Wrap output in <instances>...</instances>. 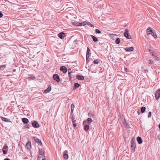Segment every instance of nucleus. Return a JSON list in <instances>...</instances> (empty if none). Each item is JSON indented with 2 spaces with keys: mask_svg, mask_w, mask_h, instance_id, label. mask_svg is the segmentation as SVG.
<instances>
[{
  "mask_svg": "<svg viewBox=\"0 0 160 160\" xmlns=\"http://www.w3.org/2000/svg\"><path fill=\"white\" fill-rule=\"evenodd\" d=\"M127 68H125V71L127 72Z\"/></svg>",
  "mask_w": 160,
  "mask_h": 160,
  "instance_id": "obj_53",
  "label": "nucleus"
},
{
  "mask_svg": "<svg viewBox=\"0 0 160 160\" xmlns=\"http://www.w3.org/2000/svg\"><path fill=\"white\" fill-rule=\"evenodd\" d=\"M16 69H14L12 71H13V72H15L16 71Z\"/></svg>",
  "mask_w": 160,
  "mask_h": 160,
  "instance_id": "obj_52",
  "label": "nucleus"
},
{
  "mask_svg": "<svg viewBox=\"0 0 160 160\" xmlns=\"http://www.w3.org/2000/svg\"><path fill=\"white\" fill-rule=\"evenodd\" d=\"M65 152H67V151H65Z\"/></svg>",
  "mask_w": 160,
  "mask_h": 160,
  "instance_id": "obj_55",
  "label": "nucleus"
},
{
  "mask_svg": "<svg viewBox=\"0 0 160 160\" xmlns=\"http://www.w3.org/2000/svg\"><path fill=\"white\" fill-rule=\"evenodd\" d=\"M90 36L92 38L93 41H94V42H96L98 41V39L97 38H96L94 36L92 35H91Z\"/></svg>",
  "mask_w": 160,
  "mask_h": 160,
  "instance_id": "obj_19",
  "label": "nucleus"
},
{
  "mask_svg": "<svg viewBox=\"0 0 160 160\" xmlns=\"http://www.w3.org/2000/svg\"><path fill=\"white\" fill-rule=\"evenodd\" d=\"M25 147L28 149H29L31 148V142L30 141H28V142L26 144Z\"/></svg>",
  "mask_w": 160,
  "mask_h": 160,
  "instance_id": "obj_9",
  "label": "nucleus"
},
{
  "mask_svg": "<svg viewBox=\"0 0 160 160\" xmlns=\"http://www.w3.org/2000/svg\"><path fill=\"white\" fill-rule=\"evenodd\" d=\"M32 138L34 140L35 142H37L39 145H41L42 143L41 140L37 138L36 137H33Z\"/></svg>",
  "mask_w": 160,
  "mask_h": 160,
  "instance_id": "obj_3",
  "label": "nucleus"
},
{
  "mask_svg": "<svg viewBox=\"0 0 160 160\" xmlns=\"http://www.w3.org/2000/svg\"><path fill=\"white\" fill-rule=\"evenodd\" d=\"M149 63L150 64H154V61L152 59L150 60Z\"/></svg>",
  "mask_w": 160,
  "mask_h": 160,
  "instance_id": "obj_30",
  "label": "nucleus"
},
{
  "mask_svg": "<svg viewBox=\"0 0 160 160\" xmlns=\"http://www.w3.org/2000/svg\"><path fill=\"white\" fill-rule=\"evenodd\" d=\"M53 79L57 82H59L60 81L59 77V75L57 74H54L53 75Z\"/></svg>",
  "mask_w": 160,
  "mask_h": 160,
  "instance_id": "obj_5",
  "label": "nucleus"
},
{
  "mask_svg": "<svg viewBox=\"0 0 160 160\" xmlns=\"http://www.w3.org/2000/svg\"><path fill=\"white\" fill-rule=\"evenodd\" d=\"M2 121L5 122H8V120L7 121V118H5L2 117Z\"/></svg>",
  "mask_w": 160,
  "mask_h": 160,
  "instance_id": "obj_32",
  "label": "nucleus"
},
{
  "mask_svg": "<svg viewBox=\"0 0 160 160\" xmlns=\"http://www.w3.org/2000/svg\"><path fill=\"white\" fill-rule=\"evenodd\" d=\"M87 121L88 122L90 123H91L92 122V119L90 118H88Z\"/></svg>",
  "mask_w": 160,
  "mask_h": 160,
  "instance_id": "obj_33",
  "label": "nucleus"
},
{
  "mask_svg": "<svg viewBox=\"0 0 160 160\" xmlns=\"http://www.w3.org/2000/svg\"><path fill=\"white\" fill-rule=\"evenodd\" d=\"M124 125H125V123H124Z\"/></svg>",
  "mask_w": 160,
  "mask_h": 160,
  "instance_id": "obj_56",
  "label": "nucleus"
},
{
  "mask_svg": "<svg viewBox=\"0 0 160 160\" xmlns=\"http://www.w3.org/2000/svg\"><path fill=\"white\" fill-rule=\"evenodd\" d=\"M38 160H46L45 158L38 159Z\"/></svg>",
  "mask_w": 160,
  "mask_h": 160,
  "instance_id": "obj_48",
  "label": "nucleus"
},
{
  "mask_svg": "<svg viewBox=\"0 0 160 160\" xmlns=\"http://www.w3.org/2000/svg\"><path fill=\"white\" fill-rule=\"evenodd\" d=\"M80 86V85L78 83H75L73 89H75L76 88H78Z\"/></svg>",
  "mask_w": 160,
  "mask_h": 160,
  "instance_id": "obj_23",
  "label": "nucleus"
},
{
  "mask_svg": "<svg viewBox=\"0 0 160 160\" xmlns=\"http://www.w3.org/2000/svg\"><path fill=\"white\" fill-rule=\"evenodd\" d=\"M4 160H10L9 158H5L4 159Z\"/></svg>",
  "mask_w": 160,
  "mask_h": 160,
  "instance_id": "obj_51",
  "label": "nucleus"
},
{
  "mask_svg": "<svg viewBox=\"0 0 160 160\" xmlns=\"http://www.w3.org/2000/svg\"><path fill=\"white\" fill-rule=\"evenodd\" d=\"M95 32L96 33L100 34L101 33V31L100 30L98 29H96L95 30Z\"/></svg>",
  "mask_w": 160,
  "mask_h": 160,
  "instance_id": "obj_31",
  "label": "nucleus"
},
{
  "mask_svg": "<svg viewBox=\"0 0 160 160\" xmlns=\"http://www.w3.org/2000/svg\"><path fill=\"white\" fill-rule=\"evenodd\" d=\"M30 79L32 80H34L35 79V77H30Z\"/></svg>",
  "mask_w": 160,
  "mask_h": 160,
  "instance_id": "obj_46",
  "label": "nucleus"
},
{
  "mask_svg": "<svg viewBox=\"0 0 160 160\" xmlns=\"http://www.w3.org/2000/svg\"><path fill=\"white\" fill-rule=\"evenodd\" d=\"M72 123L73 125L74 128L76 129L77 128V124L76 123H75V122L74 123Z\"/></svg>",
  "mask_w": 160,
  "mask_h": 160,
  "instance_id": "obj_37",
  "label": "nucleus"
},
{
  "mask_svg": "<svg viewBox=\"0 0 160 160\" xmlns=\"http://www.w3.org/2000/svg\"><path fill=\"white\" fill-rule=\"evenodd\" d=\"M152 113L151 112H149L148 113V118H149L151 117Z\"/></svg>",
  "mask_w": 160,
  "mask_h": 160,
  "instance_id": "obj_41",
  "label": "nucleus"
},
{
  "mask_svg": "<svg viewBox=\"0 0 160 160\" xmlns=\"http://www.w3.org/2000/svg\"><path fill=\"white\" fill-rule=\"evenodd\" d=\"M74 104H72L71 105V109L74 110Z\"/></svg>",
  "mask_w": 160,
  "mask_h": 160,
  "instance_id": "obj_35",
  "label": "nucleus"
},
{
  "mask_svg": "<svg viewBox=\"0 0 160 160\" xmlns=\"http://www.w3.org/2000/svg\"><path fill=\"white\" fill-rule=\"evenodd\" d=\"M129 30L128 29H125V31L124 33V36L128 39H131V36L128 35Z\"/></svg>",
  "mask_w": 160,
  "mask_h": 160,
  "instance_id": "obj_1",
  "label": "nucleus"
},
{
  "mask_svg": "<svg viewBox=\"0 0 160 160\" xmlns=\"http://www.w3.org/2000/svg\"><path fill=\"white\" fill-rule=\"evenodd\" d=\"M87 22H82L81 23H79L77 25L78 26H84L87 24Z\"/></svg>",
  "mask_w": 160,
  "mask_h": 160,
  "instance_id": "obj_14",
  "label": "nucleus"
},
{
  "mask_svg": "<svg viewBox=\"0 0 160 160\" xmlns=\"http://www.w3.org/2000/svg\"><path fill=\"white\" fill-rule=\"evenodd\" d=\"M137 141L138 143L139 144L142 143V141L141 138L140 137H138L137 138Z\"/></svg>",
  "mask_w": 160,
  "mask_h": 160,
  "instance_id": "obj_15",
  "label": "nucleus"
},
{
  "mask_svg": "<svg viewBox=\"0 0 160 160\" xmlns=\"http://www.w3.org/2000/svg\"><path fill=\"white\" fill-rule=\"evenodd\" d=\"M45 158V156L43 155L39 154L38 157V159Z\"/></svg>",
  "mask_w": 160,
  "mask_h": 160,
  "instance_id": "obj_20",
  "label": "nucleus"
},
{
  "mask_svg": "<svg viewBox=\"0 0 160 160\" xmlns=\"http://www.w3.org/2000/svg\"><path fill=\"white\" fill-rule=\"evenodd\" d=\"M72 123H74L76 122V120L75 119V118L73 116H72Z\"/></svg>",
  "mask_w": 160,
  "mask_h": 160,
  "instance_id": "obj_29",
  "label": "nucleus"
},
{
  "mask_svg": "<svg viewBox=\"0 0 160 160\" xmlns=\"http://www.w3.org/2000/svg\"><path fill=\"white\" fill-rule=\"evenodd\" d=\"M99 62V61L98 60H95L94 61L93 63L94 64H98Z\"/></svg>",
  "mask_w": 160,
  "mask_h": 160,
  "instance_id": "obj_39",
  "label": "nucleus"
},
{
  "mask_svg": "<svg viewBox=\"0 0 160 160\" xmlns=\"http://www.w3.org/2000/svg\"><path fill=\"white\" fill-rule=\"evenodd\" d=\"M28 125H27L26 126V128H29V127L28 126Z\"/></svg>",
  "mask_w": 160,
  "mask_h": 160,
  "instance_id": "obj_50",
  "label": "nucleus"
},
{
  "mask_svg": "<svg viewBox=\"0 0 160 160\" xmlns=\"http://www.w3.org/2000/svg\"><path fill=\"white\" fill-rule=\"evenodd\" d=\"M32 125L33 127L35 128H38L40 127L38 123L36 121H35L32 122Z\"/></svg>",
  "mask_w": 160,
  "mask_h": 160,
  "instance_id": "obj_4",
  "label": "nucleus"
},
{
  "mask_svg": "<svg viewBox=\"0 0 160 160\" xmlns=\"http://www.w3.org/2000/svg\"><path fill=\"white\" fill-rule=\"evenodd\" d=\"M68 75L69 79L70 80H71V79L73 78V77L72 76V75H71V73H70V74H68Z\"/></svg>",
  "mask_w": 160,
  "mask_h": 160,
  "instance_id": "obj_36",
  "label": "nucleus"
},
{
  "mask_svg": "<svg viewBox=\"0 0 160 160\" xmlns=\"http://www.w3.org/2000/svg\"><path fill=\"white\" fill-rule=\"evenodd\" d=\"M156 53H155V52H151V53H150L152 55V54H154Z\"/></svg>",
  "mask_w": 160,
  "mask_h": 160,
  "instance_id": "obj_43",
  "label": "nucleus"
},
{
  "mask_svg": "<svg viewBox=\"0 0 160 160\" xmlns=\"http://www.w3.org/2000/svg\"><path fill=\"white\" fill-rule=\"evenodd\" d=\"M63 158L65 160H67L68 158V155L67 153H64L63 155Z\"/></svg>",
  "mask_w": 160,
  "mask_h": 160,
  "instance_id": "obj_22",
  "label": "nucleus"
},
{
  "mask_svg": "<svg viewBox=\"0 0 160 160\" xmlns=\"http://www.w3.org/2000/svg\"><path fill=\"white\" fill-rule=\"evenodd\" d=\"M159 128H160V124H159Z\"/></svg>",
  "mask_w": 160,
  "mask_h": 160,
  "instance_id": "obj_54",
  "label": "nucleus"
},
{
  "mask_svg": "<svg viewBox=\"0 0 160 160\" xmlns=\"http://www.w3.org/2000/svg\"><path fill=\"white\" fill-rule=\"evenodd\" d=\"M125 50L127 52H131L133 51V48L132 47H126L125 48Z\"/></svg>",
  "mask_w": 160,
  "mask_h": 160,
  "instance_id": "obj_12",
  "label": "nucleus"
},
{
  "mask_svg": "<svg viewBox=\"0 0 160 160\" xmlns=\"http://www.w3.org/2000/svg\"><path fill=\"white\" fill-rule=\"evenodd\" d=\"M157 138L158 139L160 140V134H159L157 136Z\"/></svg>",
  "mask_w": 160,
  "mask_h": 160,
  "instance_id": "obj_44",
  "label": "nucleus"
},
{
  "mask_svg": "<svg viewBox=\"0 0 160 160\" xmlns=\"http://www.w3.org/2000/svg\"><path fill=\"white\" fill-rule=\"evenodd\" d=\"M86 59H87V60L88 58H89V54H86Z\"/></svg>",
  "mask_w": 160,
  "mask_h": 160,
  "instance_id": "obj_42",
  "label": "nucleus"
},
{
  "mask_svg": "<svg viewBox=\"0 0 160 160\" xmlns=\"http://www.w3.org/2000/svg\"><path fill=\"white\" fill-rule=\"evenodd\" d=\"M146 110V108L145 107H142L141 108V112L142 113H143Z\"/></svg>",
  "mask_w": 160,
  "mask_h": 160,
  "instance_id": "obj_27",
  "label": "nucleus"
},
{
  "mask_svg": "<svg viewBox=\"0 0 160 160\" xmlns=\"http://www.w3.org/2000/svg\"><path fill=\"white\" fill-rule=\"evenodd\" d=\"M8 146L7 145H5L3 146L2 148V149L7 150H8Z\"/></svg>",
  "mask_w": 160,
  "mask_h": 160,
  "instance_id": "obj_28",
  "label": "nucleus"
},
{
  "mask_svg": "<svg viewBox=\"0 0 160 160\" xmlns=\"http://www.w3.org/2000/svg\"><path fill=\"white\" fill-rule=\"evenodd\" d=\"M8 150H3V149H2V152H3V153L4 154H6L7 153V152H8Z\"/></svg>",
  "mask_w": 160,
  "mask_h": 160,
  "instance_id": "obj_34",
  "label": "nucleus"
},
{
  "mask_svg": "<svg viewBox=\"0 0 160 160\" xmlns=\"http://www.w3.org/2000/svg\"><path fill=\"white\" fill-rule=\"evenodd\" d=\"M152 56L153 57V58L155 59V60L158 61L159 60L158 58L156 53H155L154 54H152Z\"/></svg>",
  "mask_w": 160,
  "mask_h": 160,
  "instance_id": "obj_17",
  "label": "nucleus"
},
{
  "mask_svg": "<svg viewBox=\"0 0 160 160\" xmlns=\"http://www.w3.org/2000/svg\"><path fill=\"white\" fill-rule=\"evenodd\" d=\"M71 114H72L73 112V110H73V109H71Z\"/></svg>",
  "mask_w": 160,
  "mask_h": 160,
  "instance_id": "obj_47",
  "label": "nucleus"
},
{
  "mask_svg": "<svg viewBox=\"0 0 160 160\" xmlns=\"http://www.w3.org/2000/svg\"><path fill=\"white\" fill-rule=\"evenodd\" d=\"M39 154H42L43 155L44 153V151L43 149L41 148V149H39Z\"/></svg>",
  "mask_w": 160,
  "mask_h": 160,
  "instance_id": "obj_18",
  "label": "nucleus"
},
{
  "mask_svg": "<svg viewBox=\"0 0 160 160\" xmlns=\"http://www.w3.org/2000/svg\"><path fill=\"white\" fill-rule=\"evenodd\" d=\"M90 50L89 48L88 47L87 48V50L86 52V54H88L90 53Z\"/></svg>",
  "mask_w": 160,
  "mask_h": 160,
  "instance_id": "obj_38",
  "label": "nucleus"
},
{
  "mask_svg": "<svg viewBox=\"0 0 160 160\" xmlns=\"http://www.w3.org/2000/svg\"><path fill=\"white\" fill-rule=\"evenodd\" d=\"M6 65H3L0 66V69L3 70L6 68Z\"/></svg>",
  "mask_w": 160,
  "mask_h": 160,
  "instance_id": "obj_26",
  "label": "nucleus"
},
{
  "mask_svg": "<svg viewBox=\"0 0 160 160\" xmlns=\"http://www.w3.org/2000/svg\"><path fill=\"white\" fill-rule=\"evenodd\" d=\"M89 128V127L88 125H85L84 127V129L85 131L88 130Z\"/></svg>",
  "mask_w": 160,
  "mask_h": 160,
  "instance_id": "obj_24",
  "label": "nucleus"
},
{
  "mask_svg": "<svg viewBox=\"0 0 160 160\" xmlns=\"http://www.w3.org/2000/svg\"><path fill=\"white\" fill-rule=\"evenodd\" d=\"M131 143L132 145L131 146V148L132 150L134 151L135 149V147H136V145L135 143H134L133 142H132V140L131 141Z\"/></svg>",
  "mask_w": 160,
  "mask_h": 160,
  "instance_id": "obj_8",
  "label": "nucleus"
},
{
  "mask_svg": "<svg viewBox=\"0 0 160 160\" xmlns=\"http://www.w3.org/2000/svg\"><path fill=\"white\" fill-rule=\"evenodd\" d=\"M51 89V85H48V88L47 89L44 90V93H47L50 92Z\"/></svg>",
  "mask_w": 160,
  "mask_h": 160,
  "instance_id": "obj_7",
  "label": "nucleus"
},
{
  "mask_svg": "<svg viewBox=\"0 0 160 160\" xmlns=\"http://www.w3.org/2000/svg\"><path fill=\"white\" fill-rule=\"evenodd\" d=\"M65 36V34L63 32H61L58 34L59 37L61 39L63 38Z\"/></svg>",
  "mask_w": 160,
  "mask_h": 160,
  "instance_id": "obj_11",
  "label": "nucleus"
},
{
  "mask_svg": "<svg viewBox=\"0 0 160 160\" xmlns=\"http://www.w3.org/2000/svg\"><path fill=\"white\" fill-rule=\"evenodd\" d=\"M120 42V40L119 38H117L115 40V42L117 44H119Z\"/></svg>",
  "mask_w": 160,
  "mask_h": 160,
  "instance_id": "obj_25",
  "label": "nucleus"
},
{
  "mask_svg": "<svg viewBox=\"0 0 160 160\" xmlns=\"http://www.w3.org/2000/svg\"><path fill=\"white\" fill-rule=\"evenodd\" d=\"M22 121L25 124L28 123L29 122L28 120L26 118H23L22 119Z\"/></svg>",
  "mask_w": 160,
  "mask_h": 160,
  "instance_id": "obj_16",
  "label": "nucleus"
},
{
  "mask_svg": "<svg viewBox=\"0 0 160 160\" xmlns=\"http://www.w3.org/2000/svg\"><path fill=\"white\" fill-rule=\"evenodd\" d=\"M160 97V90H157L155 93V98L157 100H158Z\"/></svg>",
  "mask_w": 160,
  "mask_h": 160,
  "instance_id": "obj_2",
  "label": "nucleus"
},
{
  "mask_svg": "<svg viewBox=\"0 0 160 160\" xmlns=\"http://www.w3.org/2000/svg\"><path fill=\"white\" fill-rule=\"evenodd\" d=\"M72 72L71 71V69H69L68 70V74H70V73H71Z\"/></svg>",
  "mask_w": 160,
  "mask_h": 160,
  "instance_id": "obj_40",
  "label": "nucleus"
},
{
  "mask_svg": "<svg viewBox=\"0 0 160 160\" xmlns=\"http://www.w3.org/2000/svg\"><path fill=\"white\" fill-rule=\"evenodd\" d=\"M60 70L62 71L63 73H65L67 71V68L64 66H62L60 68Z\"/></svg>",
  "mask_w": 160,
  "mask_h": 160,
  "instance_id": "obj_6",
  "label": "nucleus"
},
{
  "mask_svg": "<svg viewBox=\"0 0 160 160\" xmlns=\"http://www.w3.org/2000/svg\"><path fill=\"white\" fill-rule=\"evenodd\" d=\"M151 35L153 37V38L156 39L157 37V35L156 33L153 31L151 33Z\"/></svg>",
  "mask_w": 160,
  "mask_h": 160,
  "instance_id": "obj_21",
  "label": "nucleus"
},
{
  "mask_svg": "<svg viewBox=\"0 0 160 160\" xmlns=\"http://www.w3.org/2000/svg\"><path fill=\"white\" fill-rule=\"evenodd\" d=\"M153 32V31L151 29L150 27H148L147 29L146 32L148 34H151V33Z\"/></svg>",
  "mask_w": 160,
  "mask_h": 160,
  "instance_id": "obj_13",
  "label": "nucleus"
},
{
  "mask_svg": "<svg viewBox=\"0 0 160 160\" xmlns=\"http://www.w3.org/2000/svg\"><path fill=\"white\" fill-rule=\"evenodd\" d=\"M3 16V14L1 12H0V18L2 17Z\"/></svg>",
  "mask_w": 160,
  "mask_h": 160,
  "instance_id": "obj_45",
  "label": "nucleus"
},
{
  "mask_svg": "<svg viewBox=\"0 0 160 160\" xmlns=\"http://www.w3.org/2000/svg\"><path fill=\"white\" fill-rule=\"evenodd\" d=\"M152 51L150 49H149V52H150V53H151V52Z\"/></svg>",
  "mask_w": 160,
  "mask_h": 160,
  "instance_id": "obj_49",
  "label": "nucleus"
},
{
  "mask_svg": "<svg viewBox=\"0 0 160 160\" xmlns=\"http://www.w3.org/2000/svg\"><path fill=\"white\" fill-rule=\"evenodd\" d=\"M76 78L78 80H82L84 79V77L82 75H77L76 76Z\"/></svg>",
  "mask_w": 160,
  "mask_h": 160,
  "instance_id": "obj_10",
  "label": "nucleus"
}]
</instances>
